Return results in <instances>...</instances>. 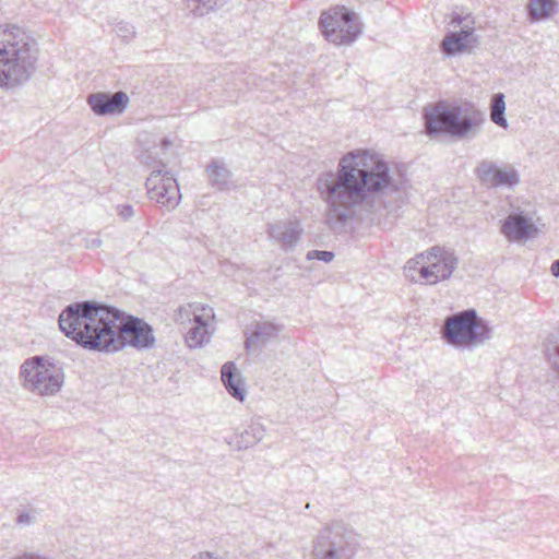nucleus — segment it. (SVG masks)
<instances>
[{
	"mask_svg": "<svg viewBox=\"0 0 559 559\" xmlns=\"http://www.w3.org/2000/svg\"><path fill=\"white\" fill-rule=\"evenodd\" d=\"M335 254L332 251L326 250H310L307 252V260H319L325 263L331 262Z\"/></svg>",
	"mask_w": 559,
	"mask_h": 559,
	"instance_id": "nucleus-27",
	"label": "nucleus"
},
{
	"mask_svg": "<svg viewBox=\"0 0 559 559\" xmlns=\"http://www.w3.org/2000/svg\"><path fill=\"white\" fill-rule=\"evenodd\" d=\"M99 306L100 304L90 300L68 305L58 318L60 331L79 345L80 336L85 335V329L97 317Z\"/></svg>",
	"mask_w": 559,
	"mask_h": 559,
	"instance_id": "nucleus-9",
	"label": "nucleus"
},
{
	"mask_svg": "<svg viewBox=\"0 0 559 559\" xmlns=\"http://www.w3.org/2000/svg\"><path fill=\"white\" fill-rule=\"evenodd\" d=\"M103 241L98 237H85L83 238V247L85 249H96L102 246Z\"/></svg>",
	"mask_w": 559,
	"mask_h": 559,
	"instance_id": "nucleus-31",
	"label": "nucleus"
},
{
	"mask_svg": "<svg viewBox=\"0 0 559 559\" xmlns=\"http://www.w3.org/2000/svg\"><path fill=\"white\" fill-rule=\"evenodd\" d=\"M119 331L124 347L130 345L138 349H147L155 344L152 326L139 318L123 316L122 326Z\"/></svg>",
	"mask_w": 559,
	"mask_h": 559,
	"instance_id": "nucleus-11",
	"label": "nucleus"
},
{
	"mask_svg": "<svg viewBox=\"0 0 559 559\" xmlns=\"http://www.w3.org/2000/svg\"><path fill=\"white\" fill-rule=\"evenodd\" d=\"M282 331V326L272 322H257L252 324L250 333L246 332L245 347L247 350L262 348Z\"/></svg>",
	"mask_w": 559,
	"mask_h": 559,
	"instance_id": "nucleus-18",
	"label": "nucleus"
},
{
	"mask_svg": "<svg viewBox=\"0 0 559 559\" xmlns=\"http://www.w3.org/2000/svg\"><path fill=\"white\" fill-rule=\"evenodd\" d=\"M443 337L453 346L479 345L491 337V329L475 309H467L447 318Z\"/></svg>",
	"mask_w": 559,
	"mask_h": 559,
	"instance_id": "nucleus-7",
	"label": "nucleus"
},
{
	"mask_svg": "<svg viewBox=\"0 0 559 559\" xmlns=\"http://www.w3.org/2000/svg\"><path fill=\"white\" fill-rule=\"evenodd\" d=\"M39 48L35 38L19 26L0 31V87L27 83L38 68Z\"/></svg>",
	"mask_w": 559,
	"mask_h": 559,
	"instance_id": "nucleus-2",
	"label": "nucleus"
},
{
	"mask_svg": "<svg viewBox=\"0 0 559 559\" xmlns=\"http://www.w3.org/2000/svg\"><path fill=\"white\" fill-rule=\"evenodd\" d=\"M476 175L481 183L491 188H513L520 182L519 174L513 167L500 169L490 160H481L476 168Z\"/></svg>",
	"mask_w": 559,
	"mask_h": 559,
	"instance_id": "nucleus-12",
	"label": "nucleus"
},
{
	"mask_svg": "<svg viewBox=\"0 0 559 559\" xmlns=\"http://www.w3.org/2000/svg\"><path fill=\"white\" fill-rule=\"evenodd\" d=\"M147 194L151 200L166 207L167 211L174 210L180 201L181 194L175 176L165 169L163 163H158V168L154 169L145 182Z\"/></svg>",
	"mask_w": 559,
	"mask_h": 559,
	"instance_id": "nucleus-10",
	"label": "nucleus"
},
{
	"mask_svg": "<svg viewBox=\"0 0 559 559\" xmlns=\"http://www.w3.org/2000/svg\"><path fill=\"white\" fill-rule=\"evenodd\" d=\"M359 548L357 533L343 521L325 524L313 539V559H354Z\"/></svg>",
	"mask_w": 559,
	"mask_h": 559,
	"instance_id": "nucleus-6",
	"label": "nucleus"
},
{
	"mask_svg": "<svg viewBox=\"0 0 559 559\" xmlns=\"http://www.w3.org/2000/svg\"><path fill=\"white\" fill-rule=\"evenodd\" d=\"M427 260L438 282L448 280L456 269L459 260L453 252L445 251L440 247H432L427 251Z\"/></svg>",
	"mask_w": 559,
	"mask_h": 559,
	"instance_id": "nucleus-16",
	"label": "nucleus"
},
{
	"mask_svg": "<svg viewBox=\"0 0 559 559\" xmlns=\"http://www.w3.org/2000/svg\"><path fill=\"white\" fill-rule=\"evenodd\" d=\"M479 45V37L473 27H464L459 32H449L441 41V51L448 56L471 51Z\"/></svg>",
	"mask_w": 559,
	"mask_h": 559,
	"instance_id": "nucleus-15",
	"label": "nucleus"
},
{
	"mask_svg": "<svg viewBox=\"0 0 559 559\" xmlns=\"http://www.w3.org/2000/svg\"><path fill=\"white\" fill-rule=\"evenodd\" d=\"M210 185L219 190H229L231 187V171L218 159H214L206 168Z\"/></svg>",
	"mask_w": 559,
	"mask_h": 559,
	"instance_id": "nucleus-22",
	"label": "nucleus"
},
{
	"mask_svg": "<svg viewBox=\"0 0 559 559\" xmlns=\"http://www.w3.org/2000/svg\"><path fill=\"white\" fill-rule=\"evenodd\" d=\"M305 508L310 509V503H307Z\"/></svg>",
	"mask_w": 559,
	"mask_h": 559,
	"instance_id": "nucleus-38",
	"label": "nucleus"
},
{
	"mask_svg": "<svg viewBox=\"0 0 559 559\" xmlns=\"http://www.w3.org/2000/svg\"><path fill=\"white\" fill-rule=\"evenodd\" d=\"M424 118L428 135L447 134L457 139L474 136L486 121L485 112L472 103L452 106L439 104L431 111L426 109Z\"/></svg>",
	"mask_w": 559,
	"mask_h": 559,
	"instance_id": "nucleus-3",
	"label": "nucleus"
},
{
	"mask_svg": "<svg viewBox=\"0 0 559 559\" xmlns=\"http://www.w3.org/2000/svg\"><path fill=\"white\" fill-rule=\"evenodd\" d=\"M140 160L141 163L145 164V165H152L155 159L154 157L152 156V154L150 152H143L140 156Z\"/></svg>",
	"mask_w": 559,
	"mask_h": 559,
	"instance_id": "nucleus-33",
	"label": "nucleus"
},
{
	"mask_svg": "<svg viewBox=\"0 0 559 559\" xmlns=\"http://www.w3.org/2000/svg\"><path fill=\"white\" fill-rule=\"evenodd\" d=\"M419 280L425 281L427 284H437L438 283V276L433 275V271L430 269V265H421L418 269Z\"/></svg>",
	"mask_w": 559,
	"mask_h": 559,
	"instance_id": "nucleus-28",
	"label": "nucleus"
},
{
	"mask_svg": "<svg viewBox=\"0 0 559 559\" xmlns=\"http://www.w3.org/2000/svg\"><path fill=\"white\" fill-rule=\"evenodd\" d=\"M266 233L282 250L289 251L298 245L304 229L297 219L276 221L267 224Z\"/></svg>",
	"mask_w": 559,
	"mask_h": 559,
	"instance_id": "nucleus-13",
	"label": "nucleus"
},
{
	"mask_svg": "<svg viewBox=\"0 0 559 559\" xmlns=\"http://www.w3.org/2000/svg\"><path fill=\"white\" fill-rule=\"evenodd\" d=\"M265 435V428L261 423H251L242 432L236 433L227 441L236 450H246L260 442Z\"/></svg>",
	"mask_w": 559,
	"mask_h": 559,
	"instance_id": "nucleus-20",
	"label": "nucleus"
},
{
	"mask_svg": "<svg viewBox=\"0 0 559 559\" xmlns=\"http://www.w3.org/2000/svg\"><path fill=\"white\" fill-rule=\"evenodd\" d=\"M547 356L552 364L554 369L559 374V345L554 346V353H550V349H547Z\"/></svg>",
	"mask_w": 559,
	"mask_h": 559,
	"instance_id": "nucleus-30",
	"label": "nucleus"
},
{
	"mask_svg": "<svg viewBox=\"0 0 559 559\" xmlns=\"http://www.w3.org/2000/svg\"><path fill=\"white\" fill-rule=\"evenodd\" d=\"M506 111V103L504 95L502 93H497L491 98L490 104V119L493 123L501 128H508V121L504 117Z\"/></svg>",
	"mask_w": 559,
	"mask_h": 559,
	"instance_id": "nucleus-25",
	"label": "nucleus"
},
{
	"mask_svg": "<svg viewBox=\"0 0 559 559\" xmlns=\"http://www.w3.org/2000/svg\"><path fill=\"white\" fill-rule=\"evenodd\" d=\"M193 323L186 334V343L190 348L200 347L209 341L206 320L200 314H194Z\"/></svg>",
	"mask_w": 559,
	"mask_h": 559,
	"instance_id": "nucleus-23",
	"label": "nucleus"
},
{
	"mask_svg": "<svg viewBox=\"0 0 559 559\" xmlns=\"http://www.w3.org/2000/svg\"><path fill=\"white\" fill-rule=\"evenodd\" d=\"M527 20L531 23L548 20L558 12L556 0H530L526 7Z\"/></svg>",
	"mask_w": 559,
	"mask_h": 559,
	"instance_id": "nucleus-21",
	"label": "nucleus"
},
{
	"mask_svg": "<svg viewBox=\"0 0 559 559\" xmlns=\"http://www.w3.org/2000/svg\"><path fill=\"white\" fill-rule=\"evenodd\" d=\"M405 269H406L407 271H411L412 269H415V266H413V261H412V260H411V261H407V265L405 266Z\"/></svg>",
	"mask_w": 559,
	"mask_h": 559,
	"instance_id": "nucleus-36",
	"label": "nucleus"
},
{
	"mask_svg": "<svg viewBox=\"0 0 559 559\" xmlns=\"http://www.w3.org/2000/svg\"><path fill=\"white\" fill-rule=\"evenodd\" d=\"M319 27L324 38L334 45H350L362 33L357 15L343 5L321 12Z\"/></svg>",
	"mask_w": 559,
	"mask_h": 559,
	"instance_id": "nucleus-8",
	"label": "nucleus"
},
{
	"mask_svg": "<svg viewBox=\"0 0 559 559\" xmlns=\"http://www.w3.org/2000/svg\"><path fill=\"white\" fill-rule=\"evenodd\" d=\"M550 272L555 277H559V259L551 263Z\"/></svg>",
	"mask_w": 559,
	"mask_h": 559,
	"instance_id": "nucleus-34",
	"label": "nucleus"
},
{
	"mask_svg": "<svg viewBox=\"0 0 559 559\" xmlns=\"http://www.w3.org/2000/svg\"><path fill=\"white\" fill-rule=\"evenodd\" d=\"M464 21V17H462L461 15L459 14H455L453 17H452V21L451 23L454 24V25H461Z\"/></svg>",
	"mask_w": 559,
	"mask_h": 559,
	"instance_id": "nucleus-35",
	"label": "nucleus"
},
{
	"mask_svg": "<svg viewBox=\"0 0 559 559\" xmlns=\"http://www.w3.org/2000/svg\"><path fill=\"white\" fill-rule=\"evenodd\" d=\"M316 189L326 205L325 224L341 233L357 209L373 206L384 194L401 190L389 164L369 151H352L341 157L336 170L323 171Z\"/></svg>",
	"mask_w": 559,
	"mask_h": 559,
	"instance_id": "nucleus-1",
	"label": "nucleus"
},
{
	"mask_svg": "<svg viewBox=\"0 0 559 559\" xmlns=\"http://www.w3.org/2000/svg\"><path fill=\"white\" fill-rule=\"evenodd\" d=\"M227 0H188L187 8L195 16H203L211 11L221 9Z\"/></svg>",
	"mask_w": 559,
	"mask_h": 559,
	"instance_id": "nucleus-24",
	"label": "nucleus"
},
{
	"mask_svg": "<svg viewBox=\"0 0 559 559\" xmlns=\"http://www.w3.org/2000/svg\"><path fill=\"white\" fill-rule=\"evenodd\" d=\"M33 515L31 514L29 511H22L19 513L17 518H16V524H20V525H29L33 523Z\"/></svg>",
	"mask_w": 559,
	"mask_h": 559,
	"instance_id": "nucleus-32",
	"label": "nucleus"
},
{
	"mask_svg": "<svg viewBox=\"0 0 559 559\" xmlns=\"http://www.w3.org/2000/svg\"><path fill=\"white\" fill-rule=\"evenodd\" d=\"M502 234L511 241L527 239L537 231V228L522 213L510 214L501 228Z\"/></svg>",
	"mask_w": 559,
	"mask_h": 559,
	"instance_id": "nucleus-17",
	"label": "nucleus"
},
{
	"mask_svg": "<svg viewBox=\"0 0 559 559\" xmlns=\"http://www.w3.org/2000/svg\"><path fill=\"white\" fill-rule=\"evenodd\" d=\"M221 379L227 392L236 400L242 402L246 397V390L240 372L237 370L234 361H227L221 370Z\"/></svg>",
	"mask_w": 559,
	"mask_h": 559,
	"instance_id": "nucleus-19",
	"label": "nucleus"
},
{
	"mask_svg": "<svg viewBox=\"0 0 559 559\" xmlns=\"http://www.w3.org/2000/svg\"><path fill=\"white\" fill-rule=\"evenodd\" d=\"M87 104L97 116L122 114L128 107L129 96L122 91L114 94L98 92L88 95Z\"/></svg>",
	"mask_w": 559,
	"mask_h": 559,
	"instance_id": "nucleus-14",
	"label": "nucleus"
},
{
	"mask_svg": "<svg viewBox=\"0 0 559 559\" xmlns=\"http://www.w3.org/2000/svg\"><path fill=\"white\" fill-rule=\"evenodd\" d=\"M163 144H164L165 146H167V145H169V141H168L167 139H164V140H163Z\"/></svg>",
	"mask_w": 559,
	"mask_h": 559,
	"instance_id": "nucleus-37",
	"label": "nucleus"
},
{
	"mask_svg": "<svg viewBox=\"0 0 559 559\" xmlns=\"http://www.w3.org/2000/svg\"><path fill=\"white\" fill-rule=\"evenodd\" d=\"M116 34L124 40H130L135 35L134 26L128 22H119L115 28Z\"/></svg>",
	"mask_w": 559,
	"mask_h": 559,
	"instance_id": "nucleus-26",
	"label": "nucleus"
},
{
	"mask_svg": "<svg viewBox=\"0 0 559 559\" xmlns=\"http://www.w3.org/2000/svg\"><path fill=\"white\" fill-rule=\"evenodd\" d=\"M123 314L114 307L100 305L97 317L93 318L90 326L85 329V335L80 336L82 348L93 352L115 353L124 348L120 337Z\"/></svg>",
	"mask_w": 559,
	"mask_h": 559,
	"instance_id": "nucleus-4",
	"label": "nucleus"
},
{
	"mask_svg": "<svg viewBox=\"0 0 559 559\" xmlns=\"http://www.w3.org/2000/svg\"><path fill=\"white\" fill-rule=\"evenodd\" d=\"M117 214L123 219L129 221L134 215V210L130 204H119L116 207Z\"/></svg>",
	"mask_w": 559,
	"mask_h": 559,
	"instance_id": "nucleus-29",
	"label": "nucleus"
},
{
	"mask_svg": "<svg viewBox=\"0 0 559 559\" xmlns=\"http://www.w3.org/2000/svg\"><path fill=\"white\" fill-rule=\"evenodd\" d=\"M22 386L40 396L56 395L64 383L63 368L51 357L33 356L20 367Z\"/></svg>",
	"mask_w": 559,
	"mask_h": 559,
	"instance_id": "nucleus-5",
	"label": "nucleus"
}]
</instances>
